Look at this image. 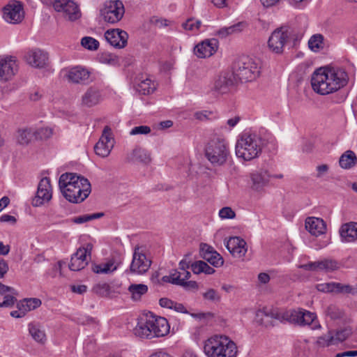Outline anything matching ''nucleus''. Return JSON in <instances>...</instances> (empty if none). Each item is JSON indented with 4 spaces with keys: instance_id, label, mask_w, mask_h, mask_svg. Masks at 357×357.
<instances>
[{
    "instance_id": "nucleus-1",
    "label": "nucleus",
    "mask_w": 357,
    "mask_h": 357,
    "mask_svg": "<svg viewBox=\"0 0 357 357\" xmlns=\"http://www.w3.org/2000/svg\"><path fill=\"white\" fill-rule=\"evenodd\" d=\"M348 79L347 72L342 68H320L312 74L311 84L316 93L324 96L343 88Z\"/></svg>"
},
{
    "instance_id": "nucleus-2",
    "label": "nucleus",
    "mask_w": 357,
    "mask_h": 357,
    "mask_svg": "<svg viewBox=\"0 0 357 357\" xmlns=\"http://www.w3.org/2000/svg\"><path fill=\"white\" fill-rule=\"evenodd\" d=\"M59 186L63 197L70 202L78 204L84 201L91 192L89 180L75 173L61 175Z\"/></svg>"
},
{
    "instance_id": "nucleus-3",
    "label": "nucleus",
    "mask_w": 357,
    "mask_h": 357,
    "mask_svg": "<svg viewBox=\"0 0 357 357\" xmlns=\"http://www.w3.org/2000/svg\"><path fill=\"white\" fill-rule=\"evenodd\" d=\"M204 351L208 357H236L237 347L226 335H213L206 340Z\"/></svg>"
},
{
    "instance_id": "nucleus-4",
    "label": "nucleus",
    "mask_w": 357,
    "mask_h": 357,
    "mask_svg": "<svg viewBox=\"0 0 357 357\" xmlns=\"http://www.w3.org/2000/svg\"><path fill=\"white\" fill-rule=\"evenodd\" d=\"M264 140L257 133L244 132L236 144V155L244 160L259 157L264 146Z\"/></svg>"
},
{
    "instance_id": "nucleus-5",
    "label": "nucleus",
    "mask_w": 357,
    "mask_h": 357,
    "mask_svg": "<svg viewBox=\"0 0 357 357\" xmlns=\"http://www.w3.org/2000/svg\"><path fill=\"white\" fill-rule=\"evenodd\" d=\"M205 156L213 166L223 165L230 156L225 139L213 136L206 145Z\"/></svg>"
},
{
    "instance_id": "nucleus-6",
    "label": "nucleus",
    "mask_w": 357,
    "mask_h": 357,
    "mask_svg": "<svg viewBox=\"0 0 357 357\" xmlns=\"http://www.w3.org/2000/svg\"><path fill=\"white\" fill-rule=\"evenodd\" d=\"M233 73L237 81L252 82L259 76V63L249 56H241L235 63Z\"/></svg>"
},
{
    "instance_id": "nucleus-7",
    "label": "nucleus",
    "mask_w": 357,
    "mask_h": 357,
    "mask_svg": "<svg viewBox=\"0 0 357 357\" xmlns=\"http://www.w3.org/2000/svg\"><path fill=\"white\" fill-rule=\"evenodd\" d=\"M301 308L297 310H278L265 307L257 312L256 319L258 323L266 326L267 325L264 322V317L275 319L281 322H288L298 325L299 319H301Z\"/></svg>"
},
{
    "instance_id": "nucleus-8",
    "label": "nucleus",
    "mask_w": 357,
    "mask_h": 357,
    "mask_svg": "<svg viewBox=\"0 0 357 357\" xmlns=\"http://www.w3.org/2000/svg\"><path fill=\"white\" fill-rule=\"evenodd\" d=\"M125 8L120 0L106 1L100 9V15L102 20L109 24H116L123 17Z\"/></svg>"
},
{
    "instance_id": "nucleus-9",
    "label": "nucleus",
    "mask_w": 357,
    "mask_h": 357,
    "mask_svg": "<svg viewBox=\"0 0 357 357\" xmlns=\"http://www.w3.org/2000/svg\"><path fill=\"white\" fill-rule=\"evenodd\" d=\"M151 265V260L146 257L140 247L136 246L134 249L130 268L126 271V273L134 275H143L149 271Z\"/></svg>"
},
{
    "instance_id": "nucleus-10",
    "label": "nucleus",
    "mask_w": 357,
    "mask_h": 357,
    "mask_svg": "<svg viewBox=\"0 0 357 357\" xmlns=\"http://www.w3.org/2000/svg\"><path fill=\"white\" fill-rule=\"evenodd\" d=\"M289 37V31L283 27L278 28L272 32L268 40V47L271 52L280 54Z\"/></svg>"
},
{
    "instance_id": "nucleus-11",
    "label": "nucleus",
    "mask_w": 357,
    "mask_h": 357,
    "mask_svg": "<svg viewBox=\"0 0 357 357\" xmlns=\"http://www.w3.org/2000/svg\"><path fill=\"white\" fill-rule=\"evenodd\" d=\"M53 7L56 12L63 13L65 18L75 21L81 17L80 10L73 0H55Z\"/></svg>"
},
{
    "instance_id": "nucleus-12",
    "label": "nucleus",
    "mask_w": 357,
    "mask_h": 357,
    "mask_svg": "<svg viewBox=\"0 0 357 357\" xmlns=\"http://www.w3.org/2000/svg\"><path fill=\"white\" fill-rule=\"evenodd\" d=\"M114 143L112 130L108 126H106L99 141L94 146V151L98 155L105 158L109 155L114 146Z\"/></svg>"
},
{
    "instance_id": "nucleus-13",
    "label": "nucleus",
    "mask_w": 357,
    "mask_h": 357,
    "mask_svg": "<svg viewBox=\"0 0 357 357\" xmlns=\"http://www.w3.org/2000/svg\"><path fill=\"white\" fill-rule=\"evenodd\" d=\"M24 17L23 5L20 1H11L3 8V18L10 24H18Z\"/></svg>"
},
{
    "instance_id": "nucleus-14",
    "label": "nucleus",
    "mask_w": 357,
    "mask_h": 357,
    "mask_svg": "<svg viewBox=\"0 0 357 357\" xmlns=\"http://www.w3.org/2000/svg\"><path fill=\"white\" fill-rule=\"evenodd\" d=\"M91 250L92 245L90 243H88L86 247L77 249V252L71 257L69 268L73 271L83 269L88 264V257L90 259Z\"/></svg>"
},
{
    "instance_id": "nucleus-15",
    "label": "nucleus",
    "mask_w": 357,
    "mask_h": 357,
    "mask_svg": "<svg viewBox=\"0 0 357 357\" xmlns=\"http://www.w3.org/2000/svg\"><path fill=\"white\" fill-rule=\"evenodd\" d=\"M146 315L149 327L153 335V338L164 337L169 333L170 327L165 318L154 315L152 313Z\"/></svg>"
},
{
    "instance_id": "nucleus-16",
    "label": "nucleus",
    "mask_w": 357,
    "mask_h": 357,
    "mask_svg": "<svg viewBox=\"0 0 357 357\" xmlns=\"http://www.w3.org/2000/svg\"><path fill=\"white\" fill-rule=\"evenodd\" d=\"M52 198V186L50 179L47 177L43 178L38 185V190L35 197L32 200L33 206H40L45 202H48Z\"/></svg>"
},
{
    "instance_id": "nucleus-17",
    "label": "nucleus",
    "mask_w": 357,
    "mask_h": 357,
    "mask_svg": "<svg viewBox=\"0 0 357 357\" xmlns=\"http://www.w3.org/2000/svg\"><path fill=\"white\" fill-rule=\"evenodd\" d=\"M27 63L36 68H45L49 65V55L40 49H33L27 52L25 56Z\"/></svg>"
},
{
    "instance_id": "nucleus-18",
    "label": "nucleus",
    "mask_w": 357,
    "mask_h": 357,
    "mask_svg": "<svg viewBox=\"0 0 357 357\" xmlns=\"http://www.w3.org/2000/svg\"><path fill=\"white\" fill-rule=\"evenodd\" d=\"M219 42L215 38L206 39L198 43L194 48V53L198 58H207L218 50Z\"/></svg>"
},
{
    "instance_id": "nucleus-19",
    "label": "nucleus",
    "mask_w": 357,
    "mask_h": 357,
    "mask_svg": "<svg viewBox=\"0 0 357 357\" xmlns=\"http://www.w3.org/2000/svg\"><path fill=\"white\" fill-rule=\"evenodd\" d=\"M105 38L112 46L121 49L127 45L128 34L121 29H113L105 31Z\"/></svg>"
},
{
    "instance_id": "nucleus-20",
    "label": "nucleus",
    "mask_w": 357,
    "mask_h": 357,
    "mask_svg": "<svg viewBox=\"0 0 357 357\" xmlns=\"http://www.w3.org/2000/svg\"><path fill=\"white\" fill-rule=\"evenodd\" d=\"M271 175L266 169H259L250 174L251 188L257 192H261L268 184Z\"/></svg>"
},
{
    "instance_id": "nucleus-21",
    "label": "nucleus",
    "mask_w": 357,
    "mask_h": 357,
    "mask_svg": "<svg viewBox=\"0 0 357 357\" xmlns=\"http://www.w3.org/2000/svg\"><path fill=\"white\" fill-rule=\"evenodd\" d=\"M200 257L215 267L221 266L223 264V259L213 247L206 243L200 244Z\"/></svg>"
},
{
    "instance_id": "nucleus-22",
    "label": "nucleus",
    "mask_w": 357,
    "mask_h": 357,
    "mask_svg": "<svg viewBox=\"0 0 357 357\" xmlns=\"http://www.w3.org/2000/svg\"><path fill=\"white\" fill-rule=\"evenodd\" d=\"M246 242L243 238L234 236L230 237L225 243V246L234 257H243L247 252Z\"/></svg>"
},
{
    "instance_id": "nucleus-23",
    "label": "nucleus",
    "mask_w": 357,
    "mask_h": 357,
    "mask_svg": "<svg viewBox=\"0 0 357 357\" xmlns=\"http://www.w3.org/2000/svg\"><path fill=\"white\" fill-rule=\"evenodd\" d=\"M16 61L11 57L0 58V79L10 80L17 70Z\"/></svg>"
},
{
    "instance_id": "nucleus-24",
    "label": "nucleus",
    "mask_w": 357,
    "mask_h": 357,
    "mask_svg": "<svg viewBox=\"0 0 357 357\" xmlns=\"http://www.w3.org/2000/svg\"><path fill=\"white\" fill-rule=\"evenodd\" d=\"M90 75L91 73L86 68L75 66L68 70L67 78L75 84H87L91 81Z\"/></svg>"
},
{
    "instance_id": "nucleus-25",
    "label": "nucleus",
    "mask_w": 357,
    "mask_h": 357,
    "mask_svg": "<svg viewBox=\"0 0 357 357\" xmlns=\"http://www.w3.org/2000/svg\"><path fill=\"white\" fill-rule=\"evenodd\" d=\"M102 100L100 91L96 86H90L82 95L81 105L86 107H92L99 104Z\"/></svg>"
},
{
    "instance_id": "nucleus-26",
    "label": "nucleus",
    "mask_w": 357,
    "mask_h": 357,
    "mask_svg": "<svg viewBox=\"0 0 357 357\" xmlns=\"http://www.w3.org/2000/svg\"><path fill=\"white\" fill-rule=\"evenodd\" d=\"M238 83L237 78L233 73H226L219 76L215 80L214 89L220 93H225L231 86Z\"/></svg>"
},
{
    "instance_id": "nucleus-27",
    "label": "nucleus",
    "mask_w": 357,
    "mask_h": 357,
    "mask_svg": "<svg viewBox=\"0 0 357 357\" xmlns=\"http://www.w3.org/2000/svg\"><path fill=\"white\" fill-rule=\"evenodd\" d=\"M305 228L312 235L318 236L326 232V225L321 218L308 217L305 220Z\"/></svg>"
},
{
    "instance_id": "nucleus-28",
    "label": "nucleus",
    "mask_w": 357,
    "mask_h": 357,
    "mask_svg": "<svg viewBox=\"0 0 357 357\" xmlns=\"http://www.w3.org/2000/svg\"><path fill=\"white\" fill-rule=\"evenodd\" d=\"M37 130L31 127L19 128L15 132V138L17 144L28 145L36 137Z\"/></svg>"
},
{
    "instance_id": "nucleus-29",
    "label": "nucleus",
    "mask_w": 357,
    "mask_h": 357,
    "mask_svg": "<svg viewBox=\"0 0 357 357\" xmlns=\"http://www.w3.org/2000/svg\"><path fill=\"white\" fill-rule=\"evenodd\" d=\"M342 241L347 243L357 240V222H350L342 225L340 229Z\"/></svg>"
},
{
    "instance_id": "nucleus-30",
    "label": "nucleus",
    "mask_w": 357,
    "mask_h": 357,
    "mask_svg": "<svg viewBox=\"0 0 357 357\" xmlns=\"http://www.w3.org/2000/svg\"><path fill=\"white\" fill-rule=\"evenodd\" d=\"M134 334L142 339H152L153 335L147 320L146 315L141 317L133 329Z\"/></svg>"
},
{
    "instance_id": "nucleus-31",
    "label": "nucleus",
    "mask_w": 357,
    "mask_h": 357,
    "mask_svg": "<svg viewBox=\"0 0 357 357\" xmlns=\"http://www.w3.org/2000/svg\"><path fill=\"white\" fill-rule=\"evenodd\" d=\"M298 326H308L312 330L321 328L316 314L302 308Z\"/></svg>"
},
{
    "instance_id": "nucleus-32",
    "label": "nucleus",
    "mask_w": 357,
    "mask_h": 357,
    "mask_svg": "<svg viewBox=\"0 0 357 357\" xmlns=\"http://www.w3.org/2000/svg\"><path fill=\"white\" fill-rule=\"evenodd\" d=\"M321 286H322L323 288H319V290L323 291L336 294H354V289L349 284H344L339 282H331L321 284Z\"/></svg>"
},
{
    "instance_id": "nucleus-33",
    "label": "nucleus",
    "mask_w": 357,
    "mask_h": 357,
    "mask_svg": "<svg viewBox=\"0 0 357 357\" xmlns=\"http://www.w3.org/2000/svg\"><path fill=\"white\" fill-rule=\"evenodd\" d=\"M121 264V259H116L112 257L106 263L95 265L93 270L96 273L109 274L115 271Z\"/></svg>"
},
{
    "instance_id": "nucleus-34",
    "label": "nucleus",
    "mask_w": 357,
    "mask_h": 357,
    "mask_svg": "<svg viewBox=\"0 0 357 357\" xmlns=\"http://www.w3.org/2000/svg\"><path fill=\"white\" fill-rule=\"evenodd\" d=\"M127 160L129 162H139L147 164L151 161L149 153L140 147H136L128 154Z\"/></svg>"
},
{
    "instance_id": "nucleus-35",
    "label": "nucleus",
    "mask_w": 357,
    "mask_h": 357,
    "mask_svg": "<svg viewBox=\"0 0 357 357\" xmlns=\"http://www.w3.org/2000/svg\"><path fill=\"white\" fill-rule=\"evenodd\" d=\"M28 330L30 335L36 342L42 344H45L47 340L46 335L40 324L31 322L28 325Z\"/></svg>"
},
{
    "instance_id": "nucleus-36",
    "label": "nucleus",
    "mask_w": 357,
    "mask_h": 357,
    "mask_svg": "<svg viewBox=\"0 0 357 357\" xmlns=\"http://www.w3.org/2000/svg\"><path fill=\"white\" fill-rule=\"evenodd\" d=\"M131 298L135 301H140L142 296L148 292V286L144 284H132L128 287Z\"/></svg>"
},
{
    "instance_id": "nucleus-37",
    "label": "nucleus",
    "mask_w": 357,
    "mask_h": 357,
    "mask_svg": "<svg viewBox=\"0 0 357 357\" xmlns=\"http://www.w3.org/2000/svg\"><path fill=\"white\" fill-rule=\"evenodd\" d=\"M357 160L355 153L352 151H347L340 158V165L344 169L353 167Z\"/></svg>"
},
{
    "instance_id": "nucleus-38",
    "label": "nucleus",
    "mask_w": 357,
    "mask_h": 357,
    "mask_svg": "<svg viewBox=\"0 0 357 357\" xmlns=\"http://www.w3.org/2000/svg\"><path fill=\"white\" fill-rule=\"evenodd\" d=\"M191 270L195 274L204 273L205 274L211 275L215 273V269L204 261H197L191 264Z\"/></svg>"
},
{
    "instance_id": "nucleus-39",
    "label": "nucleus",
    "mask_w": 357,
    "mask_h": 357,
    "mask_svg": "<svg viewBox=\"0 0 357 357\" xmlns=\"http://www.w3.org/2000/svg\"><path fill=\"white\" fill-rule=\"evenodd\" d=\"M155 89L154 82L149 78L141 80L137 86V90L143 95L152 93Z\"/></svg>"
},
{
    "instance_id": "nucleus-40",
    "label": "nucleus",
    "mask_w": 357,
    "mask_h": 357,
    "mask_svg": "<svg viewBox=\"0 0 357 357\" xmlns=\"http://www.w3.org/2000/svg\"><path fill=\"white\" fill-rule=\"evenodd\" d=\"M104 213H96L93 214H85L83 215H80L78 217H75L72 219H70V222L75 223V224H83L84 222L100 218L104 216Z\"/></svg>"
},
{
    "instance_id": "nucleus-41",
    "label": "nucleus",
    "mask_w": 357,
    "mask_h": 357,
    "mask_svg": "<svg viewBox=\"0 0 357 357\" xmlns=\"http://www.w3.org/2000/svg\"><path fill=\"white\" fill-rule=\"evenodd\" d=\"M93 291L99 296L107 297L111 293V287L106 282L98 283L93 287Z\"/></svg>"
},
{
    "instance_id": "nucleus-42",
    "label": "nucleus",
    "mask_w": 357,
    "mask_h": 357,
    "mask_svg": "<svg viewBox=\"0 0 357 357\" xmlns=\"http://www.w3.org/2000/svg\"><path fill=\"white\" fill-rule=\"evenodd\" d=\"M319 271H325L326 272L333 271L338 268V264L333 259H324L319 261Z\"/></svg>"
},
{
    "instance_id": "nucleus-43",
    "label": "nucleus",
    "mask_w": 357,
    "mask_h": 357,
    "mask_svg": "<svg viewBox=\"0 0 357 357\" xmlns=\"http://www.w3.org/2000/svg\"><path fill=\"white\" fill-rule=\"evenodd\" d=\"M326 314L331 319L336 320L342 318L344 312L337 306L331 305L326 308Z\"/></svg>"
},
{
    "instance_id": "nucleus-44",
    "label": "nucleus",
    "mask_w": 357,
    "mask_h": 357,
    "mask_svg": "<svg viewBox=\"0 0 357 357\" xmlns=\"http://www.w3.org/2000/svg\"><path fill=\"white\" fill-rule=\"evenodd\" d=\"M323 40L324 37L321 34H314L310 38L308 41V47L311 50L317 52L321 47Z\"/></svg>"
},
{
    "instance_id": "nucleus-45",
    "label": "nucleus",
    "mask_w": 357,
    "mask_h": 357,
    "mask_svg": "<svg viewBox=\"0 0 357 357\" xmlns=\"http://www.w3.org/2000/svg\"><path fill=\"white\" fill-rule=\"evenodd\" d=\"M333 338V332L328 331L327 334H325L319 337L317 340V344L320 347H325L331 345H335V342Z\"/></svg>"
},
{
    "instance_id": "nucleus-46",
    "label": "nucleus",
    "mask_w": 357,
    "mask_h": 357,
    "mask_svg": "<svg viewBox=\"0 0 357 357\" xmlns=\"http://www.w3.org/2000/svg\"><path fill=\"white\" fill-rule=\"evenodd\" d=\"M81 45L89 50L94 51L98 50L99 42L92 37L85 36L82 38Z\"/></svg>"
},
{
    "instance_id": "nucleus-47",
    "label": "nucleus",
    "mask_w": 357,
    "mask_h": 357,
    "mask_svg": "<svg viewBox=\"0 0 357 357\" xmlns=\"http://www.w3.org/2000/svg\"><path fill=\"white\" fill-rule=\"evenodd\" d=\"M351 329L349 328H344L343 329L337 331L333 333V338L335 339V344L344 341L351 334Z\"/></svg>"
},
{
    "instance_id": "nucleus-48",
    "label": "nucleus",
    "mask_w": 357,
    "mask_h": 357,
    "mask_svg": "<svg viewBox=\"0 0 357 357\" xmlns=\"http://www.w3.org/2000/svg\"><path fill=\"white\" fill-rule=\"evenodd\" d=\"M308 341L306 340H297L294 344L295 349L298 355H305L306 351L308 350Z\"/></svg>"
},
{
    "instance_id": "nucleus-49",
    "label": "nucleus",
    "mask_w": 357,
    "mask_h": 357,
    "mask_svg": "<svg viewBox=\"0 0 357 357\" xmlns=\"http://www.w3.org/2000/svg\"><path fill=\"white\" fill-rule=\"evenodd\" d=\"M203 297L204 299L212 302H219L220 301V296L214 289H208L203 294Z\"/></svg>"
},
{
    "instance_id": "nucleus-50",
    "label": "nucleus",
    "mask_w": 357,
    "mask_h": 357,
    "mask_svg": "<svg viewBox=\"0 0 357 357\" xmlns=\"http://www.w3.org/2000/svg\"><path fill=\"white\" fill-rule=\"evenodd\" d=\"M246 26L247 24L245 22H240L227 27L228 29L229 34L230 36L241 33Z\"/></svg>"
},
{
    "instance_id": "nucleus-51",
    "label": "nucleus",
    "mask_w": 357,
    "mask_h": 357,
    "mask_svg": "<svg viewBox=\"0 0 357 357\" xmlns=\"http://www.w3.org/2000/svg\"><path fill=\"white\" fill-rule=\"evenodd\" d=\"M219 216L222 219H233L235 218L236 213L231 207L225 206L220 210Z\"/></svg>"
},
{
    "instance_id": "nucleus-52",
    "label": "nucleus",
    "mask_w": 357,
    "mask_h": 357,
    "mask_svg": "<svg viewBox=\"0 0 357 357\" xmlns=\"http://www.w3.org/2000/svg\"><path fill=\"white\" fill-rule=\"evenodd\" d=\"M3 296H4V297H3L4 300L2 303H0L1 307H11L17 301V299L15 298V297L13 296V294H12V295L5 294V295H3Z\"/></svg>"
},
{
    "instance_id": "nucleus-53",
    "label": "nucleus",
    "mask_w": 357,
    "mask_h": 357,
    "mask_svg": "<svg viewBox=\"0 0 357 357\" xmlns=\"http://www.w3.org/2000/svg\"><path fill=\"white\" fill-rule=\"evenodd\" d=\"M24 301L25 305L30 311L40 307L41 305V301L36 298H25Z\"/></svg>"
},
{
    "instance_id": "nucleus-54",
    "label": "nucleus",
    "mask_w": 357,
    "mask_h": 357,
    "mask_svg": "<svg viewBox=\"0 0 357 357\" xmlns=\"http://www.w3.org/2000/svg\"><path fill=\"white\" fill-rule=\"evenodd\" d=\"M151 132L150 127L147 126H136L133 128L130 134L131 135H140V134H148Z\"/></svg>"
},
{
    "instance_id": "nucleus-55",
    "label": "nucleus",
    "mask_w": 357,
    "mask_h": 357,
    "mask_svg": "<svg viewBox=\"0 0 357 357\" xmlns=\"http://www.w3.org/2000/svg\"><path fill=\"white\" fill-rule=\"evenodd\" d=\"M178 286L183 287L185 290H192L198 289V284L195 281H184L181 280Z\"/></svg>"
},
{
    "instance_id": "nucleus-56",
    "label": "nucleus",
    "mask_w": 357,
    "mask_h": 357,
    "mask_svg": "<svg viewBox=\"0 0 357 357\" xmlns=\"http://www.w3.org/2000/svg\"><path fill=\"white\" fill-rule=\"evenodd\" d=\"M182 273L179 272L177 269L173 270L170 274L169 277H172V284L179 285L181 281Z\"/></svg>"
},
{
    "instance_id": "nucleus-57",
    "label": "nucleus",
    "mask_w": 357,
    "mask_h": 357,
    "mask_svg": "<svg viewBox=\"0 0 357 357\" xmlns=\"http://www.w3.org/2000/svg\"><path fill=\"white\" fill-rule=\"evenodd\" d=\"M116 56L112 54L105 53L100 56V61L104 63L113 64L116 63Z\"/></svg>"
},
{
    "instance_id": "nucleus-58",
    "label": "nucleus",
    "mask_w": 357,
    "mask_h": 357,
    "mask_svg": "<svg viewBox=\"0 0 357 357\" xmlns=\"http://www.w3.org/2000/svg\"><path fill=\"white\" fill-rule=\"evenodd\" d=\"M299 268L304 269L305 271H319V261H314V262H309L305 264L300 265Z\"/></svg>"
},
{
    "instance_id": "nucleus-59",
    "label": "nucleus",
    "mask_w": 357,
    "mask_h": 357,
    "mask_svg": "<svg viewBox=\"0 0 357 357\" xmlns=\"http://www.w3.org/2000/svg\"><path fill=\"white\" fill-rule=\"evenodd\" d=\"M190 314L192 317L199 320L208 319L213 317V314L211 312L190 313Z\"/></svg>"
},
{
    "instance_id": "nucleus-60",
    "label": "nucleus",
    "mask_w": 357,
    "mask_h": 357,
    "mask_svg": "<svg viewBox=\"0 0 357 357\" xmlns=\"http://www.w3.org/2000/svg\"><path fill=\"white\" fill-rule=\"evenodd\" d=\"M195 19L194 18H190L186 22L183 23L182 26L185 30L190 31L192 32H197L195 25Z\"/></svg>"
},
{
    "instance_id": "nucleus-61",
    "label": "nucleus",
    "mask_w": 357,
    "mask_h": 357,
    "mask_svg": "<svg viewBox=\"0 0 357 357\" xmlns=\"http://www.w3.org/2000/svg\"><path fill=\"white\" fill-rule=\"evenodd\" d=\"M171 310H174L177 312H181L183 314H188V311L186 310L185 307L182 304L177 302L174 301L172 305V308Z\"/></svg>"
},
{
    "instance_id": "nucleus-62",
    "label": "nucleus",
    "mask_w": 357,
    "mask_h": 357,
    "mask_svg": "<svg viewBox=\"0 0 357 357\" xmlns=\"http://www.w3.org/2000/svg\"><path fill=\"white\" fill-rule=\"evenodd\" d=\"M8 264L6 260L2 258H0V278H2L4 277L6 273L8 271Z\"/></svg>"
},
{
    "instance_id": "nucleus-63",
    "label": "nucleus",
    "mask_w": 357,
    "mask_h": 357,
    "mask_svg": "<svg viewBox=\"0 0 357 357\" xmlns=\"http://www.w3.org/2000/svg\"><path fill=\"white\" fill-rule=\"evenodd\" d=\"M173 303L174 301H172L167 298H162L159 300V304L162 307L172 309Z\"/></svg>"
},
{
    "instance_id": "nucleus-64",
    "label": "nucleus",
    "mask_w": 357,
    "mask_h": 357,
    "mask_svg": "<svg viewBox=\"0 0 357 357\" xmlns=\"http://www.w3.org/2000/svg\"><path fill=\"white\" fill-rule=\"evenodd\" d=\"M149 357H172L169 353L163 350H158L151 354Z\"/></svg>"
}]
</instances>
